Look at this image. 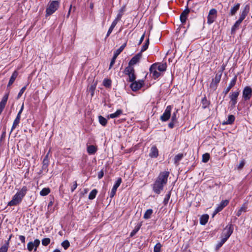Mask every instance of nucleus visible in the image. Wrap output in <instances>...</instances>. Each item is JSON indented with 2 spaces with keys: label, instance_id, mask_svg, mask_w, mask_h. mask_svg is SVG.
<instances>
[{
  "label": "nucleus",
  "instance_id": "obj_29",
  "mask_svg": "<svg viewBox=\"0 0 252 252\" xmlns=\"http://www.w3.org/2000/svg\"><path fill=\"white\" fill-rule=\"evenodd\" d=\"M209 216L207 214L203 215L200 218V223L201 225H205L208 222Z\"/></svg>",
  "mask_w": 252,
  "mask_h": 252
},
{
  "label": "nucleus",
  "instance_id": "obj_5",
  "mask_svg": "<svg viewBox=\"0 0 252 252\" xmlns=\"http://www.w3.org/2000/svg\"><path fill=\"white\" fill-rule=\"evenodd\" d=\"M172 109V106L171 105H168L166 107L164 113L160 117V120L162 122H166L169 119L171 115Z\"/></svg>",
  "mask_w": 252,
  "mask_h": 252
},
{
  "label": "nucleus",
  "instance_id": "obj_7",
  "mask_svg": "<svg viewBox=\"0 0 252 252\" xmlns=\"http://www.w3.org/2000/svg\"><path fill=\"white\" fill-rule=\"evenodd\" d=\"M40 241L39 239H35L33 242H30L27 244V249L29 252H32L33 250L36 252L37 248L40 245Z\"/></svg>",
  "mask_w": 252,
  "mask_h": 252
},
{
  "label": "nucleus",
  "instance_id": "obj_37",
  "mask_svg": "<svg viewBox=\"0 0 252 252\" xmlns=\"http://www.w3.org/2000/svg\"><path fill=\"white\" fill-rule=\"evenodd\" d=\"M242 21H241L240 20H238L234 25L233 26V27L231 28V32L233 33L236 31V30L238 28L239 26L240 25Z\"/></svg>",
  "mask_w": 252,
  "mask_h": 252
},
{
  "label": "nucleus",
  "instance_id": "obj_30",
  "mask_svg": "<svg viewBox=\"0 0 252 252\" xmlns=\"http://www.w3.org/2000/svg\"><path fill=\"white\" fill-rule=\"evenodd\" d=\"M123 113V110L121 109L117 110L115 113L110 114L108 117L109 118H115L119 117Z\"/></svg>",
  "mask_w": 252,
  "mask_h": 252
},
{
  "label": "nucleus",
  "instance_id": "obj_61",
  "mask_svg": "<svg viewBox=\"0 0 252 252\" xmlns=\"http://www.w3.org/2000/svg\"><path fill=\"white\" fill-rule=\"evenodd\" d=\"M19 239L21 242L22 243L25 244V237L23 235H20L19 236Z\"/></svg>",
  "mask_w": 252,
  "mask_h": 252
},
{
  "label": "nucleus",
  "instance_id": "obj_43",
  "mask_svg": "<svg viewBox=\"0 0 252 252\" xmlns=\"http://www.w3.org/2000/svg\"><path fill=\"white\" fill-rule=\"evenodd\" d=\"M153 213V210L151 209H148L145 213L143 218L145 219H148L150 218L151 215Z\"/></svg>",
  "mask_w": 252,
  "mask_h": 252
},
{
  "label": "nucleus",
  "instance_id": "obj_2",
  "mask_svg": "<svg viewBox=\"0 0 252 252\" xmlns=\"http://www.w3.org/2000/svg\"><path fill=\"white\" fill-rule=\"evenodd\" d=\"M60 6V1L58 0L50 1L46 9V17H48L53 14Z\"/></svg>",
  "mask_w": 252,
  "mask_h": 252
},
{
  "label": "nucleus",
  "instance_id": "obj_12",
  "mask_svg": "<svg viewBox=\"0 0 252 252\" xmlns=\"http://www.w3.org/2000/svg\"><path fill=\"white\" fill-rule=\"evenodd\" d=\"M22 199V197L16 193L12 197L11 200L8 203L7 205L9 206H16L21 202Z\"/></svg>",
  "mask_w": 252,
  "mask_h": 252
},
{
  "label": "nucleus",
  "instance_id": "obj_59",
  "mask_svg": "<svg viewBox=\"0 0 252 252\" xmlns=\"http://www.w3.org/2000/svg\"><path fill=\"white\" fill-rule=\"evenodd\" d=\"M177 123V122L176 121H171L169 124H168V127L170 128H173L174 127V125H175V124H176Z\"/></svg>",
  "mask_w": 252,
  "mask_h": 252
},
{
  "label": "nucleus",
  "instance_id": "obj_24",
  "mask_svg": "<svg viewBox=\"0 0 252 252\" xmlns=\"http://www.w3.org/2000/svg\"><path fill=\"white\" fill-rule=\"evenodd\" d=\"M28 190V188L26 186H23L20 190L16 192V194H18V196L23 198L27 194Z\"/></svg>",
  "mask_w": 252,
  "mask_h": 252
},
{
  "label": "nucleus",
  "instance_id": "obj_10",
  "mask_svg": "<svg viewBox=\"0 0 252 252\" xmlns=\"http://www.w3.org/2000/svg\"><path fill=\"white\" fill-rule=\"evenodd\" d=\"M217 11L216 9H211L209 12V14L207 17V23L209 24L213 23L216 17H217Z\"/></svg>",
  "mask_w": 252,
  "mask_h": 252
},
{
  "label": "nucleus",
  "instance_id": "obj_19",
  "mask_svg": "<svg viewBox=\"0 0 252 252\" xmlns=\"http://www.w3.org/2000/svg\"><path fill=\"white\" fill-rule=\"evenodd\" d=\"M189 12V9L188 7H187L181 14L180 18L182 23L184 24L186 22L187 17Z\"/></svg>",
  "mask_w": 252,
  "mask_h": 252
},
{
  "label": "nucleus",
  "instance_id": "obj_31",
  "mask_svg": "<svg viewBox=\"0 0 252 252\" xmlns=\"http://www.w3.org/2000/svg\"><path fill=\"white\" fill-rule=\"evenodd\" d=\"M117 23H118V22H116V20H114L113 21V22L111 24V25L110 26V28H109V30H108V31L107 32V34L106 35L105 38H107L110 35V34L112 32L114 28L115 27V26H116Z\"/></svg>",
  "mask_w": 252,
  "mask_h": 252
},
{
  "label": "nucleus",
  "instance_id": "obj_3",
  "mask_svg": "<svg viewBox=\"0 0 252 252\" xmlns=\"http://www.w3.org/2000/svg\"><path fill=\"white\" fill-rule=\"evenodd\" d=\"M124 73L128 76V81L133 82L136 79L135 70L132 66H127L124 70Z\"/></svg>",
  "mask_w": 252,
  "mask_h": 252
},
{
  "label": "nucleus",
  "instance_id": "obj_26",
  "mask_svg": "<svg viewBox=\"0 0 252 252\" xmlns=\"http://www.w3.org/2000/svg\"><path fill=\"white\" fill-rule=\"evenodd\" d=\"M125 5H124L122 7V8L119 10L118 14H117V17L114 20H116V22H118L121 20L125 11Z\"/></svg>",
  "mask_w": 252,
  "mask_h": 252
},
{
  "label": "nucleus",
  "instance_id": "obj_46",
  "mask_svg": "<svg viewBox=\"0 0 252 252\" xmlns=\"http://www.w3.org/2000/svg\"><path fill=\"white\" fill-rule=\"evenodd\" d=\"M61 245L64 250H66L70 246V243L68 240H65L62 243Z\"/></svg>",
  "mask_w": 252,
  "mask_h": 252
},
{
  "label": "nucleus",
  "instance_id": "obj_53",
  "mask_svg": "<svg viewBox=\"0 0 252 252\" xmlns=\"http://www.w3.org/2000/svg\"><path fill=\"white\" fill-rule=\"evenodd\" d=\"M96 83H94V84L91 85L90 87H89V91L91 92L92 95H94V92L96 88Z\"/></svg>",
  "mask_w": 252,
  "mask_h": 252
},
{
  "label": "nucleus",
  "instance_id": "obj_54",
  "mask_svg": "<svg viewBox=\"0 0 252 252\" xmlns=\"http://www.w3.org/2000/svg\"><path fill=\"white\" fill-rule=\"evenodd\" d=\"M7 244L6 245H3L0 248V252H7L8 248H7Z\"/></svg>",
  "mask_w": 252,
  "mask_h": 252
},
{
  "label": "nucleus",
  "instance_id": "obj_17",
  "mask_svg": "<svg viewBox=\"0 0 252 252\" xmlns=\"http://www.w3.org/2000/svg\"><path fill=\"white\" fill-rule=\"evenodd\" d=\"M122 179L121 178H119L116 183H115L114 185L113 186L112 190L110 192V197L112 198L114 197V196L115 195L117 189L120 186L121 183H122Z\"/></svg>",
  "mask_w": 252,
  "mask_h": 252
},
{
  "label": "nucleus",
  "instance_id": "obj_63",
  "mask_svg": "<svg viewBox=\"0 0 252 252\" xmlns=\"http://www.w3.org/2000/svg\"><path fill=\"white\" fill-rule=\"evenodd\" d=\"M20 119H21V116H20L19 115H17V116L15 118V119L14 120V122L19 124Z\"/></svg>",
  "mask_w": 252,
  "mask_h": 252
},
{
  "label": "nucleus",
  "instance_id": "obj_6",
  "mask_svg": "<svg viewBox=\"0 0 252 252\" xmlns=\"http://www.w3.org/2000/svg\"><path fill=\"white\" fill-rule=\"evenodd\" d=\"M126 43H125L122 46H121L120 47L119 49H118L114 53L113 57L109 65V69H110L112 67L113 64L115 63L116 59L117 58L118 56L123 51V50L124 49V48L126 46Z\"/></svg>",
  "mask_w": 252,
  "mask_h": 252
},
{
  "label": "nucleus",
  "instance_id": "obj_64",
  "mask_svg": "<svg viewBox=\"0 0 252 252\" xmlns=\"http://www.w3.org/2000/svg\"><path fill=\"white\" fill-rule=\"evenodd\" d=\"M5 136H6V130H5V129H4L3 130V131L2 132L1 137H0V140H2L3 138H5Z\"/></svg>",
  "mask_w": 252,
  "mask_h": 252
},
{
  "label": "nucleus",
  "instance_id": "obj_22",
  "mask_svg": "<svg viewBox=\"0 0 252 252\" xmlns=\"http://www.w3.org/2000/svg\"><path fill=\"white\" fill-rule=\"evenodd\" d=\"M229 203L228 200H222L220 204L218 205L217 208V212L221 211L225 206H226Z\"/></svg>",
  "mask_w": 252,
  "mask_h": 252
},
{
  "label": "nucleus",
  "instance_id": "obj_33",
  "mask_svg": "<svg viewBox=\"0 0 252 252\" xmlns=\"http://www.w3.org/2000/svg\"><path fill=\"white\" fill-rule=\"evenodd\" d=\"M184 157L183 154H178L176 155L174 158V162L176 165H178L180 161H181Z\"/></svg>",
  "mask_w": 252,
  "mask_h": 252
},
{
  "label": "nucleus",
  "instance_id": "obj_34",
  "mask_svg": "<svg viewBox=\"0 0 252 252\" xmlns=\"http://www.w3.org/2000/svg\"><path fill=\"white\" fill-rule=\"evenodd\" d=\"M141 226V224L140 223H138L134 227L133 230L131 232L130 234V237H132L134 236L137 232L139 231L140 227Z\"/></svg>",
  "mask_w": 252,
  "mask_h": 252
},
{
  "label": "nucleus",
  "instance_id": "obj_11",
  "mask_svg": "<svg viewBox=\"0 0 252 252\" xmlns=\"http://www.w3.org/2000/svg\"><path fill=\"white\" fill-rule=\"evenodd\" d=\"M22 199V197L16 193L12 197L11 200L8 203L7 205L9 206H16L21 202Z\"/></svg>",
  "mask_w": 252,
  "mask_h": 252
},
{
  "label": "nucleus",
  "instance_id": "obj_25",
  "mask_svg": "<svg viewBox=\"0 0 252 252\" xmlns=\"http://www.w3.org/2000/svg\"><path fill=\"white\" fill-rule=\"evenodd\" d=\"M157 69L161 73L166 70L167 68V65L166 63H156Z\"/></svg>",
  "mask_w": 252,
  "mask_h": 252
},
{
  "label": "nucleus",
  "instance_id": "obj_58",
  "mask_svg": "<svg viewBox=\"0 0 252 252\" xmlns=\"http://www.w3.org/2000/svg\"><path fill=\"white\" fill-rule=\"evenodd\" d=\"M245 165V161L244 160H242L240 162V163L239 164V165H238L237 166V168L238 169H241L243 168V167H244Z\"/></svg>",
  "mask_w": 252,
  "mask_h": 252
},
{
  "label": "nucleus",
  "instance_id": "obj_32",
  "mask_svg": "<svg viewBox=\"0 0 252 252\" xmlns=\"http://www.w3.org/2000/svg\"><path fill=\"white\" fill-rule=\"evenodd\" d=\"M247 211V205L246 203H244L240 209L237 212L236 215L239 217L243 212H246Z\"/></svg>",
  "mask_w": 252,
  "mask_h": 252
},
{
  "label": "nucleus",
  "instance_id": "obj_16",
  "mask_svg": "<svg viewBox=\"0 0 252 252\" xmlns=\"http://www.w3.org/2000/svg\"><path fill=\"white\" fill-rule=\"evenodd\" d=\"M142 57V53H138L136 55L133 56L132 59L130 60V61L128 63V65L132 66L133 65L136 64L137 63H138L141 58Z\"/></svg>",
  "mask_w": 252,
  "mask_h": 252
},
{
  "label": "nucleus",
  "instance_id": "obj_9",
  "mask_svg": "<svg viewBox=\"0 0 252 252\" xmlns=\"http://www.w3.org/2000/svg\"><path fill=\"white\" fill-rule=\"evenodd\" d=\"M222 75V72L220 74L217 73L215 78L212 79V81L210 83V87L211 88L215 90L217 89L218 84L220 82Z\"/></svg>",
  "mask_w": 252,
  "mask_h": 252
},
{
  "label": "nucleus",
  "instance_id": "obj_47",
  "mask_svg": "<svg viewBox=\"0 0 252 252\" xmlns=\"http://www.w3.org/2000/svg\"><path fill=\"white\" fill-rule=\"evenodd\" d=\"M226 241V240H225L224 239H223V238H222L221 240H220V241L219 242L217 245H216V249L217 250H218L219 249L222 245Z\"/></svg>",
  "mask_w": 252,
  "mask_h": 252
},
{
  "label": "nucleus",
  "instance_id": "obj_36",
  "mask_svg": "<svg viewBox=\"0 0 252 252\" xmlns=\"http://www.w3.org/2000/svg\"><path fill=\"white\" fill-rule=\"evenodd\" d=\"M112 81L110 79L105 78L103 81V85L104 87L107 88H110L111 87Z\"/></svg>",
  "mask_w": 252,
  "mask_h": 252
},
{
  "label": "nucleus",
  "instance_id": "obj_8",
  "mask_svg": "<svg viewBox=\"0 0 252 252\" xmlns=\"http://www.w3.org/2000/svg\"><path fill=\"white\" fill-rule=\"evenodd\" d=\"M150 72L154 79H157L161 75V73L157 69L156 63H154L150 66Z\"/></svg>",
  "mask_w": 252,
  "mask_h": 252
},
{
  "label": "nucleus",
  "instance_id": "obj_56",
  "mask_svg": "<svg viewBox=\"0 0 252 252\" xmlns=\"http://www.w3.org/2000/svg\"><path fill=\"white\" fill-rule=\"evenodd\" d=\"M26 89V86H24L20 90V92H19V93L18 94V96H17L18 99L19 98L22 96V94L24 93V92H25Z\"/></svg>",
  "mask_w": 252,
  "mask_h": 252
},
{
  "label": "nucleus",
  "instance_id": "obj_20",
  "mask_svg": "<svg viewBox=\"0 0 252 252\" xmlns=\"http://www.w3.org/2000/svg\"><path fill=\"white\" fill-rule=\"evenodd\" d=\"M8 98V94H5L2 97V100L0 102V115L2 112Z\"/></svg>",
  "mask_w": 252,
  "mask_h": 252
},
{
  "label": "nucleus",
  "instance_id": "obj_44",
  "mask_svg": "<svg viewBox=\"0 0 252 252\" xmlns=\"http://www.w3.org/2000/svg\"><path fill=\"white\" fill-rule=\"evenodd\" d=\"M149 45V39H147L146 40L144 45L142 46L140 53H142V52L145 51L148 49Z\"/></svg>",
  "mask_w": 252,
  "mask_h": 252
},
{
  "label": "nucleus",
  "instance_id": "obj_45",
  "mask_svg": "<svg viewBox=\"0 0 252 252\" xmlns=\"http://www.w3.org/2000/svg\"><path fill=\"white\" fill-rule=\"evenodd\" d=\"M162 245L160 243H158L154 247V252H160Z\"/></svg>",
  "mask_w": 252,
  "mask_h": 252
},
{
  "label": "nucleus",
  "instance_id": "obj_27",
  "mask_svg": "<svg viewBox=\"0 0 252 252\" xmlns=\"http://www.w3.org/2000/svg\"><path fill=\"white\" fill-rule=\"evenodd\" d=\"M235 119V118L233 115H229L228 116V119L226 121H224L222 122V124L223 125H231L233 123Z\"/></svg>",
  "mask_w": 252,
  "mask_h": 252
},
{
  "label": "nucleus",
  "instance_id": "obj_60",
  "mask_svg": "<svg viewBox=\"0 0 252 252\" xmlns=\"http://www.w3.org/2000/svg\"><path fill=\"white\" fill-rule=\"evenodd\" d=\"M104 175V172L103 170H101L99 172H98V178L99 179H101Z\"/></svg>",
  "mask_w": 252,
  "mask_h": 252
},
{
  "label": "nucleus",
  "instance_id": "obj_23",
  "mask_svg": "<svg viewBox=\"0 0 252 252\" xmlns=\"http://www.w3.org/2000/svg\"><path fill=\"white\" fill-rule=\"evenodd\" d=\"M240 91L238 89L234 92H231L229 95L230 100H237L238 96L239 95Z\"/></svg>",
  "mask_w": 252,
  "mask_h": 252
},
{
  "label": "nucleus",
  "instance_id": "obj_52",
  "mask_svg": "<svg viewBox=\"0 0 252 252\" xmlns=\"http://www.w3.org/2000/svg\"><path fill=\"white\" fill-rule=\"evenodd\" d=\"M48 155H49V153H48L44 157V159H43V162H42V164H44V165H49V157H48Z\"/></svg>",
  "mask_w": 252,
  "mask_h": 252
},
{
  "label": "nucleus",
  "instance_id": "obj_39",
  "mask_svg": "<svg viewBox=\"0 0 252 252\" xmlns=\"http://www.w3.org/2000/svg\"><path fill=\"white\" fill-rule=\"evenodd\" d=\"M50 192V189L49 188H43L40 192V195L41 196H46Z\"/></svg>",
  "mask_w": 252,
  "mask_h": 252
},
{
  "label": "nucleus",
  "instance_id": "obj_28",
  "mask_svg": "<svg viewBox=\"0 0 252 252\" xmlns=\"http://www.w3.org/2000/svg\"><path fill=\"white\" fill-rule=\"evenodd\" d=\"M240 6V4L238 3L236 4L234 6L232 7L230 11V15L231 16L234 15L237 11L239 10Z\"/></svg>",
  "mask_w": 252,
  "mask_h": 252
},
{
  "label": "nucleus",
  "instance_id": "obj_55",
  "mask_svg": "<svg viewBox=\"0 0 252 252\" xmlns=\"http://www.w3.org/2000/svg\"><path fill=\"white\" fill-rule=\"evenodd\" d=\"M237 103V100H230L229 104L231 109L235 108L236 104Z\"/></svg>",
  "mask_w": 252,
  "mask_h": 252
},
{
  "label": "nucleus",
  "instance_id": "obj_51",
  "mask_svg": "<svg viewBox=\"0 0 252 252\" xmlns=\"http://www.w3.org/2000/svg\"><path fill=\"white\" fill-rule=\"evenodd\" d=\"M170 195H171V193L170 192H169L167 194H166L165 196V198L164 199V200H163V204L165 205H166L168 202V201L170 199Z\"/></svg>",
  "mask_w": 252,
  "mask_h": 252
},
{
  "label": "nucleus",
  "instance_id": "obj_35",
  "mask_svg": "<svg viewBox=\"0 0 252 252\" xmlns=\"http://www.w3.org/2000/svg\"><path fill=\"white\" fill-rule=\"evenodd\" d=\"M96 151V148L94 145H90L87 147V152L90 155L94 154Z\"/></svg>",
  "mask_w": 252,
  "mask_h": 252
},
{
  "label": "nucleus",
  "instance_id": "obj_18",
  "mask_svg": "<svg viewBox=\"0 0 252 252\" xmlns=\"http://www.w3.org/2000/svg\"><path fill=\"white\" fill-rule=\"evenodd\" d=\"M249 11L250 6L249 4H247L245 6L242 11H241L240 13V17L239 18V20H241V21H243L248 14Z\"/></svg>",
  "mask_w": 252,
  "mask_h": 252
},
{
  "label": "nucleus",
  "instance_id": "obj_42",
  "mask_svg": "<svg viewBox=\"0 0 252 252\" xmlns=\"http://www.w3.org/2000/svg\"><path fill=\"white\" fill-rule=\"evenodd\" d=\"M98 120L99 123L103 126H105L107 123V120L104 117L102 116L98 117Z\"/></svg>",
  "mask_w": 252,
  "mask_h": 252
},
{
  "label": "nucleus",
  "instance_id": "obj_50",
  "mask_svg": "<svg viewBox=\"0 0 252 252\" xmlns=\"http://www.w3.org/2000/svg\"><path fill=\"white\" fill-rule=\"evenodd\" d=\"M210 158V155L208 153H205L202 156V161L203 162H207Z\"/></svg>",
  "mask_w": 252,
  "mask_h": 252
},
{
  "label": "nucleus",
  "instance_id": "obj_49",
  "mask_svg": "<svg viewBox=\"0 0 252 252\" xmlns=\"http://www.w3.org/2000/svg\"><path fill=\"white\" fill-rule=\"evenodd\" d=\"M50 241L51 240L49 238H44L42 240V244L44 246H46L50 244Z\"/></svg>",
  "mask_w": 252,
  "mask_h": 252
},
{
  "label": "nucleus",
  "instance_id": "obj_41",
  "mask_svg": "<svg viewBox=\"0 0 252 252\" xmlns=\"http://www.w3.org/2000/svg\"><path fill=\"white\" fill-rule=\"evenodd\" d=\"M201 103L202 104V108L203 109L207 108L210 104L209 101L207 99L206 96L204 97L202 99Z\"/></svg>",
  "mask_w": 252,
  "mask_h": 252
},
{
  "label": "nucleus",
  "instance_id": "obj_15",
  "mask_svg": "<svg viewBox=\"0 0 252 252\" xmlns=\"http://www.w3.org/2000/svg\"><path fill=\"white\" fill-rule=\"evenodd\" d=\"M237 80V77L236 75H235L229 83L228 87L223 91V94H224L225 95H226L230 91L231 89L235 85Z\"/></svg>",
  "mask_w": 252,
  "mask_h": 252
},
{
  "label": "nucleus",
  "instance_id": "obj_4",
  "mask_svg": "<svg viewBox=\"0 0 252 252\" xmlns=\"http://www.w3.org/2000/svg\"><path fill=\"white\" fill-rule=\"evenodd\" d=\"M233 225L231 223L228 224L223 230L222 238L227 241L233 233Z\"/></svg>",
  "mask_w": 252,
  "mask_h": 252
},
{
  "label": "nucleus",
  "instance_id": "obj_13",
  "mask_svg": "<svg viewBox=\"0 0 252 252\" xmlns=\"http://www.w3.org/2000/svg\"><path fill=\"white\" fill-rule=\"evenodd\" d=\"M130 87L133 91H136L141 89L144 84L143 80L134 81L131 82Z\"/></svg>",
  "mask_w": 252,
  "mask_h": 252
},
{
  "label": "nucleus",
  "instance_id": "obj_14",
  "mask_svg": "<svg viewBox=\"0 0 252 252\" xmlns=\"http://www.w3.org/2000/svg\"><path fill=\"white\" fill-rule=\"evenodd\" d=\"M252 95V89L249 87L247 86L244 88L243 91V97L245 100H249Z\"/></svg>",
  "mask_w": 252,
  "mask_h": 252
},
{
  "label": "nucleus",
  "instance_id": "obj_38",
  "mask_svg": "<svg viewBox=\"0 0 252 252\" xmlns=\"http://www.w3.org/2000/svg\"><path fill=\"white\" fill-rule=\"evenodd\" d=\"M18 72L17 71H14L11 76L10 77V79L9 80V83H10V84H13L14 82V81L15 80L16 77H17L18 76Z\"/></svg>",
  "mask_w": 252,
  "mask_h": 252
},
{
  "label": "nucleus",
  "instance_id": "obj_48",
  "mask_svg": "<svg viewBox=\"0 0 252 252\" xmlns=\"http://www.w3.org/2000/svg\"><path fill=\"white\" fill-rule=\"evenodd\" d=\"M178 112V109H176L175 111L173 112V113L171 116L172 121L177 122L178 117H177V115Z\"/></svg>",
  "mask_w": 252,
  "mask_h": 252
},
{
  "label": "nucleus",
  "instance_id": "obj_57",
  "mask_svg": "<svg viewBox=\"0 0 252 252\" xmlns=\"http://www.w3.org/2000/svg\"><path fill=\"white\" fill-rule=\"evenodd\" d=\"M77 182L76 181H75L73 183V185L72 186H71V191L72 192L74 191V190L76 189V188L77 187Z\"/></svg>",
  "mask_w": 252,
  "mask_h": 252
},
{
  "label": "nucleus",
  "instance_id": "obj_1",
  "mask_svg": "<svg viewBox=\"0 0 252 252\" xmlns=\"http://www.w3.org/2000/svg\"><path fill=\"white\" fill-rule=\"evenodd\" d=\"M169 174L170 172L167 171L160 172L152 185L153 190L155 193L159 194L163 190L164 186L167 183Z\"/></svg>",
  "mask_w": 252,
  "mask_h": 252
},
{
  "label": "nucleus",
  "instance_id": "obj_21",
  "mask_svg": "<svg viewBox=\"0 0 252 252\" xmlns=\"http://www.w3.org/2000/svg\"><path fill=\"white\" fill-rule=\"evenodd\" d=\"M158 156V150L156 146H153L151 149L149 153V156L152 158H156Z\"/></svg>",
  "mask_w": 252,
  "mask_h": 252
},
{
  "label": "nucleus",
  "instance_id": "obj_62",
  "mask_svg": "<svg viewBox=\"0 0 252 252\" xmlns=\"http://www.w3.org/2000/svg\"><path fill=\"white\" fill-rule=\"evenodd\" d=\"M19 125V123H16V122H13V125H12V127H11V131H10V134L11 133V132L16 127V126Z\"/></svg>",
  "mask_w": 252,
  "mask_h": 252
},
{
  "label": "nucleus",
  "instance_id": "obj_40",
  "mask_svg": "<svg viewBox=\"0 0 252 252\" xmlns=\"http://www.w3.org/2000/svg\"><path fill=\"white\" fill-rule=\"evenodd\" d=\"M97 193V189H93L89 193V199L90 200L94 199Z\"/></svg>",
  "mask_w": 252,
  "mask_h": 252
}]
</instances>
